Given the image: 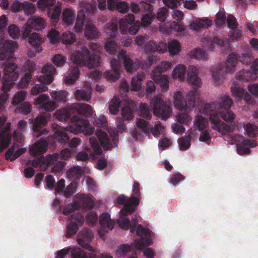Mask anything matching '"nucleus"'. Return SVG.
I'll return each mask as SVG.
<instances>
[{"label": "nucleus", "instance_id": "4", "mask_svg": "<svg viewBox=\"0 0 258 258\" xmlns=\"http://www.w3.org/2000/svg\"><path fill=\"white\" fill-rule=\"evenodd\" d=\"M117 57L118 61L115 58L111 60V70L104 74V76L109 81H115L120 76L121 66L119 62L122 63L126 72L130 74L136 71L139 67L140 60L136 58H132L126 51H119Z\"/></svg>", "mask_w": 258, "mask_h": 258}, {"label": "nucleus", "instance_id": "27", "mask_svg": "<svg viewBox=\"0 0 258 258\" xmlns=\"http://www.w3.org/2000/svg\"><path fill=\"white\" fill-rule=\"evenodd\" d=\"M70 220L71 222L67 226V232L68 236L71 237L77 233L78 226L83 223L84 218L82 215L77 213L75 217L71 215Z\"/></svg>", "mask_w": 258, "mask_h": 258}, {"label": "nucleus", "instance_id": "9", "mask_svg": "<svg viewBox=\"0 0 258 258\" xmlns=\"http://www.w3.org/2000/svg\"><path fill=\"white\" fill-rule=\"evenodd\" d=\"M137 128L134 132L133 136L135 138L138 140H142L144 135H149V131H151L155 137H158L163 133L164 131V128L161 124H158L154 127H149L146 121L140 118L137 119Z\"/></svg>", "mask_w": 258, "mask_h": 258}, {"label": "nucleus", "instance_id": "30", "mask_svg": "<svg viewBox=\"0 0 258 258\" xmlns=\"http://www.w3.org/2000/svg\"><path fill=\"white\" fill-rule=\"evenodd\" d=\"M92 88L90 84L85 82L83 87H78L75 95L79 100L89 101L91 98Z\"/></svg>", "mask_w": 258, "mask_h": 258}, {"label": "nucleus", "instance_id": "13", "mask_svg": "<svg viewBox=\"0 0 258 258\" xmlns=\"http://www.w3.org/2000/svg\"><path fill=\"white\" fill-rule=\"evenodd\" d=\"M136 233L137 235L141 237L140 239H136L134 242V245L138 249H143L144 247L153 243V234L150 230L139 225L137 227Z\"/></svg>", "mask_w": 258, "mask_h": 258}, {"label": "nucleus", "instance_id": "62", "mask_svg": "<svg viewBox=\"0 0 258 258\" xmlns=\"http://www.w3.org/2000/svg\"><path fill=\"white\" fill-rule=\"evenodd\" d=\"M245 134L250 137H254L258 132V128L255 125L248 123L244 126Z\"/></svg>", "mask_w": 258, "mask_h": 258}, {"label": "nucleus", "instance_id": "26", "mask_svg": "<svg viewBox=\"0 0 258 258\" xmlns=\"http://www.w3.org/2000/svg\"><path fill=\"white\" fill-rule=\"evenodd\" d=\"M100 227L98 229V234L103 238L108 230H111L114 227V221L111 219L110 215L108 213H103L99 218Z\"/></svg>", "mask_w": 258, "mask_h": 258}, {"label": "nucleus", "instance_id": "55", "mask_svg": "<svg viewBox=\"0 0 258 258\" xmlns=\"http://www.w3.org/2000/svg\"><path fill=\"white\" fill-rule=\"evenodd\" d=\"M60 39L65 44H71L76 41V36L73 33L67 31L62 33Z\"/></svg>", "mask_w": 258, "mask_h": 258}, {"label": "nucleus", "instance_id": "7", "mask_svg": "<svg viewBox=\"0 0 258 258\" xmlns=\"http://www.w3.org/2000/svg\"><path fill=\"white\" fill-rule=\"evenodd\" d=\"M238 56L235 53H230L223 64H218L211 69L212 80L217 85L225 78V73H232L235 72L238 63Z\"/></svg>", "mask_w": 258, "mask_h": 258}, {"label": "nucleus", "instance_id": "47", "mask_svg": "<svg viewBox=\"0 0 258 258\" xmlns=\"http://www.w3.org/2000/svg\"><path fill=\"white\" fill-rule=\"evenodd\" d=\"M96 134L102 146L106 150L109 149L111 146V142L107 134L102 131H98Z\"/></svg>", "mask_w": 258, "mask_h": 258}, {"label": "nucleus", "instance_id": "35", "mask_svg": "<svg viewBox=\"0 0 258 258\" xmlns=\"http://www.w3.org/2000/svg\"><path fill=\"white\" fill-rule=\"evenodd\" d=\"M47 141L41 139L30 148L29 152L34 156L40 155L47 151Z\"/></svg>", "mask_w": 258, "mask_h": 258}, {"label": "nucleus", "instance_id": "51", "mask_svg": "<svg viewBox=\"0 0 258 258\" xmlns=\"http://www.w3.org/2000/svg\"><path fill=\"white\" fill-rule=\"evenodd\" d=\"M120 104V101L118 97L115 95L110 100L108 109L111 114L116 115L118 113Z\"/></svg>", "mask_w": 258, "mask_h": 258}, {"label": "nucleus", "instance_id": "56", "mask_svg": "<svg viewBox=\"0 0 258 258\" xmlns=\"http://www.w3.org/2000/svg\"><path fill=\"white\" fill-rule=\"evenodd\" d=\"M188 55L191 58L205 59L207 54L205 51L200 48H195L188 53Z\"/></svg>", "mask_w": 258, "mask_h": 258}, {"label": "nucleus", "instance_id": "53", "mask_svg": "<svg viewBox=\"0 0 258 258\" xmlns=\"http://www.w3.org/2000/svg\"><path fill=\"white\" fill-rule=\"evenodd\" d=\"M139 113L140 116L150 119L151 118V109L146 103H142L139 106Z\"/></svg>", "mask_w": 258, "mask_h": 258}, {"label": "nucleus", "instance_id": "14", "mask_svg": "<svg viewBox=\"0 0 258 258\" xmlns=\"http://www.w3.org/2000/svg\"><path fill=\"white\" fill-rule=\"evenodd\" d=\"M46 25L47 22L43 18L37 15L31 16L28 19L26 24L23 27V37H28L32 29L41 31L44 29Z\"/></svg>", "mask_w": 258, "mask_h": 258}, {"label": "nucleus", "instance_id": "29", "mask_svg": "<svg viewBox=\"0 0 258 258\" xmlns=\"http://www.w3.org/2000/svg\"><path fill=\"white\" fill-rule=\"evenodd\" d=\"M158 58L156 56H148V62L151 66H153L155 69L153 71L159 73L167 71L171 69V62L167 61H161L159 64H157Z\"/></svg>", "mask_w": 258, "mask_h": 258}, {"label": "nucleus", "instance_id": "59", "mask_svg": "<svg viewBox=\"0 0 258 258\" xmlns=\"http://www.w3.org/2000/svg\"><path fill=\"white\" fill-rule=\"evenodd\" d=\"M48 88L46 86L42 84H35L31 89V94L33 96H36L42 92L48 90Z\"/></svg>", "mask_w": 258, "mask_h": 258}, {"label": "nucleus", "instance_id": "22", "mask_svg": "<svg viewBox=\"0 0 258 258\" xmlns=\"http://www.w3.org/2000/svg\"><path fill=\"white\" fill-rule=\"evenodd\" d=\"M17 44L13 40H7L3 44L0 50V60H8L14 57V50Z\"/></svg>", "mask_w": 258, "mask_h": 258}, {"label": "nucleus", "instance_id": "17", "mask_svg": "<svg viewBox=\"0 0 258 258\" xmlns=\"http://www.w3.org/2000/svg\"><path fill=\"white\" fill-rule=\"evenodd\" d=\"M6 117H0V153L9 146L11 140V125L9 122L6 123Z\"/></svg>", "mask_w": 258, "mask_h": 258}, {"label": "nucleus", "instance_id": "23", "mask_svg": "<svg viewBox=\"0 0 258 258\" xmlns=\"http://www.w3.org/2000/svg\"><path fill=\"white\" fill-rule=\"evenodd\" d=\"M59 158V155L56 153L46 156L44 158L45 167L53 166L51 168V171L53 173L61 170L64 166V164L63 161L60 160Z\"/></svg>", "mask_w": 258, "mask_h": 258}, {"label": "nucleus", "instance_id": "34", "mask_svg": "<svg viewBox=\"0 0 258 258\" xmlns=\"http://www.w3.org/2000/svg\"><path fill=\"white\" fill-rule=\"evenodd\" d=\"M167 50V44L164 42H160L158 45H156L152 41L149 42L147 44L145 48V51L148 53H151L152 54H149V56H155L156 53H161L165 52Z\"/></svg>", "mask_w": 258, "mask_h": 258}, {"label": "nucleus", "instance_id": "6", "mask_svg": "<svg viewBox=\"0 0 258 258\" xmlns=\"http://www.w3.org/2000/svg\"><path fill=\"white\" fill-rule=\"evenodd\" d=\"M51 99L48 95L41 94L34 99L33 104L39 105L40 108L45 111L54 110L59 104L64 103L67 100L68 93L66 90L52 91L50 93Z\"/></svg>", "mask_w": 258, "mask_h": 258}, {"label": "nucleus", "instance_id": "19", "mask_svg": "<svg viewBox=\"0 0 258 258\" xmlns=\"http://www.w3.org/2000/svg\"><path fill=\"white\" fill-rule=\"evenodd\" d=\"M93 237L92 232L90 229L84 228L78 234L77 242L81 246L88 251L95 252V249L87 242L91 240Z\"/></svg>", "mask_w": 258, "mask_h": 258}, {"label": "nucleus", "instance_id": "46", "mask_svg": "<svg viewBox=\"0 0 258 258\" xmlns=\"http://www.w3.org/2000/svg\"><path fill=\"white\" fill-rule=\"evenodd\" d=\"M82 206L85 209L92 208L94 204V199L92 196L81 195L79 197L78 201Z\"/></svg>", "mask_w": 258, "mask_h": 258}, {"label": "nucleus", "instance_id": "8", "mask_svg": "<svg viewBox=\"0 0 258 258\" xmlns=\"http://www.w3.org/2000/svg\"><path fill=\"white\" fill-rule=\"evenodd\" d=\"M71 60L76 64L86 66L89 69L97 67L100 64L99 56L91 55L89 50L85 47L73 52L71 55Z\"/></svg>", "mask_w": 258, "mask_h": 258}, {"label": "nucleus", "instance_id": "32", "mask_svg": "<svg viewBox=\"0 0 258 258\" xmlns=\"http://www.w3.org/2000/svg\"><path fill=\"white\" fill-rule=\"evenodd\" d=\"M27 126V124L25 120H21L18 122V128L17 130L14 131L13 134L14 144L18 146H21L22 145V142L24 140L22 134L26 131Z\"/></svg>", "mask_w": 258, "mask_h": 258}, {"label": "nucleus", "instance_id": "64", "mask_svg": "<svg viewBox=\"0 0 258 258\" xmlns=\"http://www.w3.org/2000/svg\"><path fill=\"white\" fill-rule=\"evenodd\" d=\"M225 13L223 9H220L219 12L217 14L216 17V24L220 27L225 24Z\"/></svg>", "mask_w": 258, "mask_h": 258}, {"label": "nucleus", "instance_id": "16", "mask_svg": "<svg viewBox=\"0 0 258 258\" xmlns=\"http://www.w3.org/2000/svg\"><path fill=\"white\" fill-rule=\"evenodd\" d=\"M91 148L86 149V151H81L79 152L76 158L77 160L85 161L89 159V157L93 158H95V155H100L102 153V150L100 148L97 139L95 137H91L89 138Z\"/></svg>", "mask_w": 258, "mask_h": 258}, {"label": "nucleus", "instance_id": "63", "mask_svg": "<svg viewBox=\"0 0 258 258\" xmlns=\"http://www.w3.org/2000/svg\"><path fill=\"white\" fill-rule=\"evenodd\" d=\"M27 92L21 91L16 93L12 101V104L14 105H19L25 98Z\"/></svg>", "mask_w": 258, "mask_h": 258}, {"label": "nucleus", "instance_id": "21", "mask_svg": "<svg viewBox=\"0 0 258 258\" xmlns=\"http://www.w3.org/2000/svg\"><path fill=\"white\" fill-rule=\"evenodd\" d=\"M133 191V195L126 201H125V197L123 195L118 197L116 200L117 203L120 204H125L136 208L139 204V197L140 196L139 184L138 182H135Z\"/></svg>", "mask_w": 258, "mask_h": 258}, {"label": "nucleus", "instance_id": "20", "mask_svg": "<svg viewBox=\"0 0 258 258\" xmlns=\"http://www.w3.org/2000/svg\"><path fill=\"white\" fill-rule=\"evenodd\" d=\"M3 68V79L5 81L13 82L18 78V73L17 71V66L11 62H6L2 64Z\"/></svg>", "mask_w": 258, "mask_h": 258}, {"label": "nucleus", "instance_id": "3", "mask_svg": "<svg viewBox=\"0 0 258 258\" xmlns=\"http://www.w3.org/2000/svg\"><path fill=\"white\" fill-rule=\"evenodd\" d=\"M73 115L71 118V125H68L65 128L75 134L82 132L85 135L92 134L94 128L89 125V121L85 118H81L79 115L89 116L93 113L92 108L89 104L79 103L74 104L71 106Z\"/></svg>", "mask_w": 258, "mask_h": 258}, {"label": "nucleus", "instance_id": "12", "mask_svg": "<svg viewBox=\"0 0 258 258\" xmlns=\"http://www.w3.org/2000/svg\"><path fill=\"white\" fill-rule=\"evenodd\" d=\"M117 30V23L115 22L108 23L104 29V31L108 37L104 48L106 51L110 54H114L116 52L117 46L113 38L116 36Z\"/></svg>", "mask_w": 258, "mask_h": 258}, {"label": "nucleus", "instance_id": "43", "mask_svg": "<svg viewBox=\"0 0 258 258\" xmlns=\"http://www.w3.org/2000/svg\"><path fill=\"white\" fill-rule=\"evenodd\" d=\"M144 79V74L143 73H139L136 77H134L132 79L131 90L139 92L142 87V81Z\"/></svg>", "mask_w": 258, "mask_h": 258}, {"label": "nucleus", "instance_id": "58", "mask_svg": "<svg viewBox=\"0 0 258 258\" xmlns=\"http://www.w3.org/2000/svg\"><path fill=\"white\" fill-rule=\"evenodd\" d=\"M242 32L240 28L237 27L230 29L229 40L231 41H238L242 37Z\"/></svg>", "mask_w": 258, "mask_h": 258}, {"label": "nucleus", "instance_id": "45", "mask_svg": "<svg viewBox=\"0 0 258 258\" xmlns=\"http://www.w3.org/2000/svg\"><path fill=\"white\" fill-rule=\"evenodd\" d=\"M72 110L71 107L68 109H61L55 111L54 116L59 121H66L69 117H72Z\"/></svg>", "mask_w": 258, "mask_h": 258}, {"label": "nucleus", "instance_id": "40", "mask_svg": "<svg viewBox=\"0 0 258 258\" xmlns=\"http://www.w3.org/2000/svg\"><path fill=\"white\" fill-rule=\"evenodd\" d=\"M16 146H18L15 144V145L12 146L6 152L5 155L6 159L13 161L26 151V149L25 148H20L16 151Z\"/></svg>", "mask_w": 258, "mask_h": 258}, {"label": "nucleus", "instance_id": "25", "mask_svg": "<svg viewBox=\"0 0 258 258\" xmlns=\"http://www.w3.org/2000/svg\"><path fill=\"white\" fill-rule=\"evenodd\" d=\"M212 25V21L207 18L194 17L189 24V28L192 31L200 32Z\"/></svg>", "mask_w": 258, "mask_h": 258}, {"label": "nucleus", "instance_id": "18", "mask_svg": "<svg viewBox=\"0 0 258 258\" xmlns=\"http://www.w3.org/2000/svg\"><path fill=\"white\" fill-rule=\"evenodd\" d=\"M230 89L231 94L236 101L244 100L248 104L253 103L250 95L237 83L234 82Z\"/></svg>", "mask_w": 258, "mask_h": 258}, {"label": "nucleus", "instance_id": "44", "mask_svg": "<svg viewBox=\"0 0 258 258\" xmlns=\"http://www.w3.org/2000/svg\"><path fill=\"white\" fill-rule=\"evenodd\" d=\"M52 127L56 131L54 133V138L60 143L66 142L68 139V135L64 132V130L57 124H53Z\"/></svg>", "mask_w": 258, "mask_h": 258}, {"label": "nucleus", "instance_id": "1", "mask_svg": "<svg viewBox=\"0 0 258 258\" xmlns=\"http://www.w3.org/2000/svg\"><path fill=\"white\" fill-rule=\"evenodd\" d=\"M217 101L203 104L199 108L202 113H209L212 128L225 135L233 131L235 114L230 110L233 101L229 96L222 95Z\"/></svg>", "mask_w": 258, "mask_h": 258}, {"label": "nucleus", "instance_id": "52", "mask_svg": "<svg viewBox=\"0 0 258 258\" xmlns=\"http://www.w3.org/2000/svg\"><path fill=\"white\" fill-rule=\"evenodd\" d=\"M180 44L177 40L172 39L168 41V49L171 55L177 54L180 51Z\"/></svg>", "mask_w": 258, "mask_h": 258}, {"label": "nucleus", "instance_id": "49", "mask_svg": "<svg viewBox=\"0 0 258 258\" xmlns=\"http://www.w3.org/2000/svg\"><path fill=\"white\" fill-rule=\"evenodd\" d=\"M194 127L199 131H203L206 129L208 125L207 119L202 115L196 116L194 121Z\"/></svg>", "mask_w": 258, "mask_h": 258}, {"label": "nucleus", "instance_id": "36", "mask_svg": "<svg viewBox=\"0 0 258 258\" xmlns=\"http://www.w3.org/2000/svg\"><path fill=\"white\" fill-rule=\"evenodd\" d=\"M75 11L72 8H66L62 12V20L64 25H72L75 21Z\"/></svg>", "mask_w": 258, "mask_h": 258}, {"label": "nucleus", "instance_id": "48", "mask_svg": "<svg viewBox=\"0 0 258 258\" xmlns=\"http://www.w3.org/2000/svg\"><path fill=\"white\" fill-rule=\"evenodd\" d=\"M116 127H114V129L109 128L108 131L110 136L113 137L114 139H115L119 133H122L125 128L124 123L120 118L117 119L116 121Z\"/></svg>", "mask_w": 258, "mask_h": 258}, {"label": "nucleus", "instance_id": "42", "mask_svg": "<svg viewBox=\"0 0 258 258\" xmlns=\"http://www.w3.org/2000/svg\"><path fill=\"white\" fill-rule=\"evenodd\" d=\"M80 75V71L76 66L72 67L70 72L66 74L64 81L65 82L70 85H72L77 80Z\"/></svg>", "mask_w": 258, "mask_h": 258}, {"label": "nucleus", "instance_id": "41", "mask_svg": "<svg viewBox=\"0 0 258 258\" xmlns=\"http://www.w3.org/2000/svg\"><path fill=\"white\" fill-rule=\"evenodd\" d=\"M29 37V42L31 45L35 48L36 51L40 52L42 50L40 45L43 42L41 35L36 32L33 33L28 36Z\"/></svg>", "mask_w": 258, "mask_h": 258}, {"label": "nucleus", "instance_id": "31", "mask_svg": "<svg viewBox=\"0 0 258 258\" xmlns=\"http://www.w3.org/2000/svg\"><path fill=\"white\" fill-rule=\"evenodd\" d=\"M72 256L73 258H113L112 256L109 254H87L79 247H75L72 250Z\"/></svg>", "mask_w": 258, "mask_h": 258}, {"label": "nucleus", "instance_id": "39", "mask_svg": "<svg viewBox=\"0 0 258 258\" xmlns=\"http://www.w3.org/2000/svg\"><path fill=\"white\" fill-rule=\"evenodd\" d=\"M236 78L242 82H249L256 80L257 76L250 71L242 70L237 73Z\"/></svg>", "mask_w": 258, "mask_h": 258}, {"label": "nucleus", "instance_id": "24", "mask_svg": "<svg viewBox=\"0 0 258 258\" xmlns=\"http://www.w3.org/2000/svg\"><path fill=\"white\" fill-rule=\"evenodd\" d=\"M48 116V115L47 116L45 114H42L35 118L32 126L34 137L38 138L46 132V131L43 128L47 123V117Z\"/></svg>", "mask_w": 258, "mask_h": 258}, {"label": "nucleus", "instance_id": "5", "mask_svg": "<svg viewBox=\"0 0 258 258\" xmlns=\"http://www.w3.org/2000/svg\"><path fill=\"white\" fill-rule=\"evenodd\" d=\"M96 5L95 1H91L88 3L85 1L82 2L80 4V7L82 9L77 13L74 29L76 32H81L86 24L84 34L88 39L94 38L96 37L98 35V31L95 27L86 19L84 10L89 14H94L97 10Z\"/></svg>", "mask_w": 258, "mask_h": 258}, {"label": "nucleus", "instance_id": "38", "mask_svg": "<svg viewBox=\"0 0 258 258\" xmlns=\"http://www.w3.org/2000/svg\"><path fill=\"white\" fill-rule=\"evenodd\" d=\"M256 145V143L254 140H243L241 144L237 146V153L239 155L248 154L250 150L247 147L253 148Z\"/></svg>", "mask_w": 258, "mask_h": 258}, {"label": "nucleus", "instance_id": "37", "mask_svg": "<svg viewBox=\"0 0 258 258\" xmlns=\"http://www.w3.org/2000/svg\"><path fill=\"white\" fill-rule=\"evenodd\" d=\"M188 69V68L187 69ZM188 70L186 67L182 64L177 65L173 70L171 73V77L174 79H177L182 81L184 80L186 73H187Z\"/></svg>", "mask_w": 258, "mask_h": 258}, {"label": "nucleus", "instance_id": "28", "mask_svg": "<svg viewBox=\"0 0 258 258\" xmlns=\"http://www.w3.org/2000/svg\"><path fill=\"white\" fill-rule=\"evenodd\" d=\"M151 78L154 82L160 86L162 92H165L168 90L169 80L168 76L165 74L162 75L161 73L156 71H152Z\"/></svg>", "mask_w": 258, "mask_h": 258}, {"label": "nucleus", "instance_id": "15", "mask_svg": "<svg viewBox=\"0 0 258 258\" xmlns=\"http://www.w3.org/2000/svg\"><path fill=\"white\" fill-rule=\"evenodd\" d=\"M155 115L166 119L170 116L172 108L162 100L161 95L155 96L152 99Z\"/></svg>", "mask_w": 258, "mask_h": 258}, {"label": "nucleus", "instance_id": "33", "mask_svg": "<svg viewBox=\"0 0 258 258\" xmlns=\"http://www.w3.org/2000/svg\"><path fill=\"white\" fill-rule=\"evenodd\" d=\"M135 107L136 104L132 100L125 99L121 110L122 117L127 120L131 119L134 116L133 111Z\"/></svg>", "mask_w": 258, "mask_h": 258}, {"label": "nucleus", "instance_id": "10", "mask_svg": "<svg viewBox=\"0 0 258 258\" xmlns=\"http://www.w3.org/2000/svg\"><path fill=\"white\" fill-rule=\"evenodd\" d=\"M123 205H124L123 208L120 210L119 217L117 220L118 224L121 228L124 230H127L130 226V231L133 233L135 231L138 224L137 216L132 218V223L130 222L129 219L125 217L131 215L135 210L136 208L125 204Z\"/></svg>", "mask_w": 258, "mask_h": 258}, {"label": "nucleus", "instance_id": "11", "mask_svg": "<svg viewBox=\"0 0 258 258\" xmlns=\"http://www.w3.org/2000/svg\"><path fill=\"white\" fill-rule=\"evenodd\" d=\"M55 4V0H38L37 6L39 9L44 10L48 8L47 15L48 17L57 22L61 12V4L58 2L53 8L50 7Z\"/></svg>", "mask_w": 258, "mask_h": 258}, {"label": "nucleus", "instance_id": "54", "mask_svg": "<svg viewBox=\"0 0 258 258\" xmlns=\"http://www.w3.org/2000/svg\"><path fill=\"white\" fill-rule=\"evenodd\" d=\"M82 173V170L79 166H75L69 169L67 172L68 178L70 179H78Z\"/></svg>", "mask_w": 258, "mask_h": 258}, {"label": "nucleus", "instance_id": "61", "mask_svg": "<svg viewBox=\"0 0 258 258\" xmlns=\"http://www.w3.org/2000/svg\"><path fill=\"white\" fill-rule=\"evenodd\" d=\"M23 10L26 15H32L35 12V5L29 2H23Z\"/></svg>", "mask_w": 258, "mask_h": 258}, {"label": "nucleus", "instance_id": "2", "mask_svg": "<svg viewBox=\"0 0 258 258\" xmlns=\"http://www.w3.org/2000/svg\"><path fill=\"white\" fill-rule=\"evenodd\" d=\"M198 68L193 65L188 66L187 71V81L192 87L184 97L180 91L175 92L173 95V103L175 108L181 112L176 115V119L179 123L187 124L191 120V117L188 112L194 108L198 100L200 98L198 96L197 90L201 87L202 82L198 76Z\"/></svg>", "mask_w": 258, "mask_h": 258}, {"label": "nucleus", "instance_id": "50", "mask_svg": "<svg viewBox=\"0 0 258 258\" xmlns=\"http://www.w3.org/2000/svg\"><path fill=\"white\" fill-rule=\"evenodd\" d=\"M81 208V204L78 201H76L74 203H70L67 205L63 210V214L64 215H71L75 217L74 215L73 214L76 211L79 210ZM76 215L75 216V217Z\"/></svg>", "mask_w": 258, "mask_h": 258}, {"label": "nucleus", "instance_id": "57", "mask_svg": "<svg viewBox=\"0 0 258 258\" xmlns=\"http://www.w3.org/2000/svg\"><path fill=\"white\" fill-rule=\"evenodd\" d=\"M239 61L244 64L248 65L252 60L251 54L247 49H244L241 56L239 57Z\"/></svg>", "mask_w": 258, "mask_h": 258}, {"label": "nucleus", "instance_id": "60", "mask_svg": "<svg viewBox=\"0 0 258 258\" xmlns=\"http://www.w3.org/2000/svg\"><path fill=\"white\" fill-rule=\"evenodd\" d=\"M152 41L149 40V37L147 35L144 36H137L135 39L136 44L138 46L141 47L145 51L147 44L148 42Z\"/></svg>", "mask_w": 258, "mask_h": 258}]
</instances>
